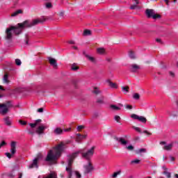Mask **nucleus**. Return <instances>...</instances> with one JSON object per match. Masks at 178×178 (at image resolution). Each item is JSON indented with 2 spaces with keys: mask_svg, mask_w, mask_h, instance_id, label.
<instances>
[{
  "mask_svg": "<svg viewBox=\"0 0 178 178\" xmlns=\"http://www.w3.org/2000/svg\"><path fill=\"white\" fill-rule=\"evenodd\" d=\"M46 20L47 19H45L44 17L32 19L31 21L26 19L22 23H18L17 26H12L10 28H7L6 30L5 40H12L13 37L12 31H13L16 35H19V34H22V31H23V29L25 27H26L27 29H31V27H34V26L40 24V23L42 24V23H44V22H45Z\"/></svg>",
  "mask_w": 178,
  "mask_h": 178,
  "instance_id": "f257e3e1",
  "label": "nucleus"
},
{
  "mask_svg": "<svg viewBox=\"0 0 178 178\" xmlns=\"http://www.w3.org/2000/svg\"><path fill=\"white\" fill-rule=\"evenodd\" d=\"M67 148V143H65L63 141L58 143L56 147H54V150L51 149L49 151L47 156L45 159L46 162H55L58 161L60 156L62 155V152L65 151Z\"/></svg>",
  "mask_w": 178,
  "mask_h": 178,
  "instance_id": "f03ea898",
  "label": "nucleus"
},
{
  "mask_svg": "<svg viewBox=\"0 0 178 178\" xmlns=\"http://www.w3.org/2000/svg\"><path fill=\"white\" fill-rule=\"evenodd\" d=\"M95 149V146L92 147L89 150H88L86 152H83V150H79L78 152L72 153L71 155H70V159H69V165L70 166L73 163L74 159L79 156V154H81L82 158H84L86 159V161H88L90 162V159H91V156L94 155V151Z\"/></svg>",
  "mask_w": 178,
  "mask_h": 178,
  "instance_id": "7ed1b4c3",
  "label": "nucleus"
},
{
  "mask_svg": "<svg viewBox=\"0 0 178 178\" xmlns=\"http://www.w3.org/2000/svg\"><path fill=\"white\" fill-rule=\"evenodd\" d=\"M13 104L12 102L8 101L3 104H0V113L1 115H6L9 112V108H12Z\"/></svg>",
  "mask_w": 178,
  "mask_h": 178,
  "instance_id": "20e7f679",
  "label": "nucleus"
},
{
  "mask_svg": "<svg viewBox=\"0 0 178 178\" xmlns=\"http://www.w3.org/2000/svg\"><path fill=\"white\" fill-rule=\"evenodd\" d=\"M145 13L147 17H153V19H161V15L155 14L154 13V10L152 9H147Z\"/></svg>",
  "mask_w": 178,
  "mask_h": 178,
  "instance_id": "39448f33",
  "label": "nucleus"
},
{
  "mask_svg": "<svg viewBox=\"0 0 178 178\" xmlns=\"http://www.w3.org/2000/svg\"><path fill=\"white\" fill-rule=\"evenodd\" d=\"M131 118L134 119V120H139V122H141L142 123H147V118L143 116H138L136 114H131Z\"/></svg>",
  "mask_w": 178,
  "mask_h": 178,
  "instance_id": "423d86ee",
  "label": "nucleus"
},
{
  "mask_svg": "<svg viewBox=\"0 0 178 178\" xmlns=\"http://www.w3.org/2000/svg\"><path fill=\"white\" fill-rule=\"evenodd\" d=\"M85 171V175H88V173H90L92 170H94V166H92V163H91L90 161H88V165L83 166Z\"/></svg>",
  "mask_w": 178,
  "mask_h": 178,
  "instance_id": "0eeeda50",
  "label": "nucleus"
},
{
  "mask_svg": "<svg viewBox=\"0 0 178 178\" xmlns=\"http://www.w3.org/2000/svg\"><path fill=\"white\" fill-rule=\"evenodd\" d=\"M113 140L120 143L122 145H126L127 144V140H124L122 137L119 138L116 136H113Z\"/></svg>",
  "mask_w": 178,
  "mask_h": 178,
  "instance_id": "6e6552de",
  "label": "nucleus"
},
{
  "mask_svg": "<svg viewBox=\"0 0 178 178\" xmlns=\"http://www.w3.org/2000/svg\"><path fill=\"white\" fill-rule=\"evenodd\" d=\"M45 129H47V127L42 124L36 129L35 133L38 134V136H41V134H44V131H45Z\"/></svg>",
  "mask_w": 178,
  "mask_h": 178,
  "instance_id": "1a4fd4ad",
  "label": "nucleus"
},
{
  "mask_svg": "<svg viewBox=\"0 0 178 178\" xmlns=\"http://www.w3.org/2000/svg\"><path fill=\"white\" fill-rule=\"evenodd\" d=\"M40 158L41 157L39 156L33 160V163L29 165L30 169H33V168H38V161H40Z\"/></svg>",
  "mask_w": 178,
  "mask_h": 178,
  "instance_id": "9d476101",
  "label": "nucleus"
},
{
  "mask_svg": "<svg viewBox=\"0 0 178 178\" xmlns=\"http://www.w3.org/2000/svg\"><path fill=\"white\" fill-rule=\"evenodd\" d=\"M69 159H70V156H68L67 162H68V167L66 168V171L69 172L68 174V178H72V165H73V163H71V165H69Z\"/></svg>",
  "mask_w": 178,
  "mask_h": 178,
  "instance_id": "9b49d317",
  "label": "nucleus"
},
{
  "mask_svg": "<svg viewBox=\"0 0 178 178\" xmlns=\"http://www.w3.org/2000/svg\"><path fill=\"white\" fill-rule=\"evenodd\" d=\"M48 60L49 63H50V65L53 66L54 69H56V67H58V63H56V60L55 58H52V57H48Z\"/></svg>",
  "mask_w": 178,
  "mask_h": 178,
  "instance_id": "f8f14e48",
  "label": "nucleus"
},
{
  "mask_svg": "<svg viewBox=\"0 0 178 178\" xmlns=\"http://www.w3.org/2000/svg\"><path fill=\"white\" fill-rule=\"evenodd\" d=\"M10 152L12 155H15L16 154V142L13 141L10 145Z\"/></svg>",
  "mask_w": 178,
  "mask_h": 178,
  "instance_id": "ddd939ff",
  "label": "nucleus"
},
{
  "mask_svg": "<svg viewBox=\"0 0 178 178\" xmlns=\"http://www.w3.org/2000/svg\"><path fill=\"white\" fill-rule=\"evenodd\" d=\"M130 70L132 73H136L137 70H140V65H138L136 64H132L131 65Z\"/></svg>",
  "mask_w": 178,
  "mask_h": 178,
  "instance_id": "4468645a",
  "label": "nucleus"
},
{
  "mask_svg": "<svg viewBox=\"0 0 178 178\" xmlns=\"http://www.w3.org/2000/svg\"><path fill=\"white\" fill-rule=\"evenodd\" d=\"M83 54L84 55V56L86 58H87L88 59V60L92 62V63H95V58L94 57L88 55V54H87V52H86V51H83Z\"/></svg>",
  "mask_w": 178,
  "mask_h": 178,
  "instance_id": "2eb2a0df",
  "label": "nucleus"
},
{
  "mask_svg": "<svg viewBox=\"0 0 178 178\" xmlns=\"http://www.w3.org/2000/svg\"><path fill=\"white\" fill-rule=\"evenodd\" d=\"M54 133L56 134V136H60V134H63V129L57 127L54 129Z\"/></svg>",
  "mask_w": 178,
  "mask_h": 178,
  "instance_id": "dca6fc26",
  "label": "nucleus"
},
{
  "mask_svg": "<svg viewBox=\"0 0 178 178\" xmlns=\"http://www.w3.org/2000/svg\"><path fill=\"white\" fill-rule=\"evenodd\" d=\"M172 148H173V143H170L169 145H164V147H163V149H164V151H172Z\"/></svg>",
  "mask_w": 178,
  "mask_h": 178,
  "instance_id": "f3484780",
  "label": "nucleus"
},
{
  "mask_svg": "<svg viewBox=\"0 0 178 178\" xmlns=\"http://www.w3.org/2000/svg\"><path fill=\"white\" fill-rule=\"evenodd\" d=\"M3 83L4 84H9L10 81H9V75L8 74H5L3 78Z\"/></svg>",
  "mask_w": 178,
  "mask_h": 178,
  "instance_id": "a211bd4d",
  "label": "nucleus"
},
{
  "mask_svg": "<svg viewBox=\"0 0 178 178\" xmlns=\"http://www.w3.org/2000/svg\"><path fill=\"white\" fill-rule=\"evenodd\" d=\"M107 83H108V86L111 87V88H118V85H116L115 83H113L110 80L107 81Z\"/></svg>",
  "mask_w": 178,
  "mask_h": 178,
  "instance_id": "6ab92c4d",
  "label": "nucleus"
},
{
  "mask_svg": "<svg viewBox=\"0 0 178 178\" xmlns=\"http://www.w3.org/2000/svg\"><path fill=\"white\" fill-rule=\"evenodd\" d=\"M4 122L7 126H11V124H12V122L10 121V119L9 118V117L5 118Z\"/></svg>",
  "mask_w": 178,
  "mask_h": 178,
  "instance_id": "aec40b11",
  "label": "nucleus"
},
{
  "mask_svg": "<svg viewBox=\"0 0 178 178\" xmlns=\"http://www.w3.org/2000/svg\"><path fill=\"white\" fill-rule=\"evenodd\" d=\"M20 13H23V10H17V11H15L13 14H11V17H15V16H17V15H20Z\"/></svg>",
  "mask_w": 178,
  "mask_h": 178,
  "instance_id": "412c9836",
  "label": "nucleus"
},
{
  "mask_svg": "<svg viewBox=\"0 0 178 178\" xmlns=\"http://www.w3.org/2000/svg\"><path fill=\"white\" fill-rule=\"evenodd\" d=\"M122 91L124 92V94H127L129 92V90H130V88L129 86H122L121 87Z\"/></svg>",
  "mask_w": 178,
  "mask_h": 178,
  "instance_id": "4be33fe9",
  "label": "nucleus"
},
{
  "mask_svg": "<svg viewBox=\"0 0 178 178\" xmlns=\"http://www.w3.org/2000/svg\"><path fill=\"white\" fill-rule=\"evenodd\" d=\"M129 56L131 59H136V54H134V51H133V50L129 51Z\"/></svg>",
  "mask_w": 178,
  "mask_h": 178,
  "instance_id": "5701e85b",
  "label": "nucleus"
},
{
  "mask_svg": "<svg viewBox=\"0 0 178 178\" xmlns=\"http://www.w3.org/2000/svg\"><path fill=\"white\" fill-rule=\"evenodd\" d=\"M104 98L105 97H104V96H101V97H98L97 99V104H104Z\"/></svg>",
  "mask_w": 178,
  "mask_h": 178,
  "instance_id": "b1692460",
  "label": "nucleus"
},
{
  "mask_svg": "<svg viewBox=\"0 0 178 178\" xmlns=\"http://www.w3.org/2000/svg\"><path fill=\"white\" fill-rule=\"evenodd\" d=\"M43 178H58V177L54 173H50L49 175Z\"/></svg>",
  "mask_w": 178,
  "mask_h": 178,
  "instance_id": "393cba45",
  "label": "nucleus"
},
{
  "mask_svg": "<svg viewBox=\"0 0 178 178\" xmlns=\"http://www.w3.org/2000/svg\"><path fill=\"white\" fill-rule=\"evenodd\" d=\"M163 175H165V176H166L167 178L172 177V174L168 171H163Z\"/></svg>",
  "mask_w": 178,
  "mask_h": 178,
  "instance_id": "a878e982",
  "label": "nucleus"
},
{
  "mask_svg": "<svg viewBox=\"0 0 178 178\" xmlns=\"http://www.w3.org/2000/svg\"><path fill=\"white\" fill-rule=\"evenodd\" d=\"M83 35L86 36V35H91V31L88 30V29H86L83 31Z\"/></svg>",
  "mask_w": 178,
  "mask_h": 178,
  "instance_id": "bb28decb",
  "label": "nucleus"
},
{
  "mask_svg": "<svg viewBox=\"0 0 178 178\" xmlns=\"http://www.w3.org/2000/svg\"><path fill=\"white\" fill-rule=\"evenodd\" d=\"M105 52V49L104 48H98L97 49V53L100 54V55H103V54Z\"/></svg>",
  "mask_w": 178,
  "mask_h": 178,
  "instance_id": "cd10ccee",
  "label": "nucleus"
},
{
  "mask_svg": "<svg viewBox=\"0 0 178 178\" xmlns=\"http://www.w3.org/2000/svg\"><path fill=\"white\" fill-rule=\"evenodd\" d=\"M8 177L10 178H15V176H16V174L15 173V171H12L8 174Z\"/></svg>",
  "mask_w": 178,
  "mask_h": 178,
  "instance_id": "c85d7f7f",
  "label": "nucleus"
},
{
  "mask_svg": "<svg viewBox=\"0 0 178 178\" xmlns=\"http://www.w3.org/2000/svg\"><path fill=\"white\" fill-rule=\"evenodd\" d=\"M120 173H122V171H121V170H119V171H118V172H114V173L113 174L112 177H113V178H116V177H118V175H120Z\"/></svg>",
  "mask_w": 178,
  "mask_h": 178,
  "instance_id": "c756f323",
  "label": "nucleus"
},
{
  "mask_svg": "<svg viewBox=\"0 0 178 178\" xmlns=\"http://www.w3.org/2000/svg\"><path fill=\"white\" fill-rule=\"evenodd\" d=\"M143 152H147V149L142 148L136 151V154H141Z\"/></svg>",
  "mask_w": 178,
  "mask_h": 178,
  "instance_id": "7c9ffc66",
  "label": "nucleus"
},
{
  "mask_svg": "<svg viewBox=\"0 0 178 178\" xmlns=\"http://www.w3.org/2000/svg\"><path fill=\"white\" fill-rule=\"evenodd\" d=\"M111 109H113L114 111H120V108L115 106V105H111Z\"/></svg>",
  "mask_w": 178,
  "mask_h": 178,
  "instance_id": "2f4dec72",
  "label": "nucleus"
},
{
  "mask_svg": "<svg viewBox=\"0 0 178 178\" xmlns=\"http://www.w3.org/2000/svg\"><path fill=\"white\" fill-rule=\"evenodd\" d=\"M134 99H140V94L134 93L133 95Z\"/></svg>",
  "mask_w": 178,
  "mask_h": 178,
  "instance_id": "473e14b6",
  "label": "nucleus"
},
{
  "mask_svg": "<svg viewBox=\"0 0 178 178\" xmlns=\"http://www.w3.org/2000/svg\"><path fill=\"white\" fill-rule=\"evenodd\" d=\"M81 134H76V143H80V140L81 139Z\"/></svg>",
  "mask_w": 178,
  "mask_h": 178,
  "instance_id": "72a5a7b5",
  "label": "nucleus"
},
{
  "mask_svg": "<svg viewBox=\"0 0 178 178\" xmlns=\"http://www.w3.org/2000/svg\"><path fill=\"white\" fill-rule=\"evenodd\" d=\"M15 64L17 66H20L22 65V60L19 58L15 59Z\"/></svg>",
  "mask_w": 178,
  "mask_h": 178,
  "instance_id": "f704fd0d",
  "label": "nucleus"
},
{
  "mask_svg": "<svg viewBox=\"0 0 178 178\" xmlns=\"http://www.w3.org/2000/svg\"><path fill=\"white\" fill-rule=\"evenodd\" d=\"M114 119H115V122H116L117 123H120V116H119V115H115V116L114 117Z\"/></svg>",
  "mask_w": 178,
  "mask_h": 178,
  "instance_id": "c9c22d12",
  "label": "nucleus"
},
{
  "mask_svg": "<svg viewBox=\"0 0 178 178\" xmlns=\"http://www.w3.org/2000/svg\"><path fill=\"white\" fill-rule=\"evenodd\" d=\"M72 70H74L76 72V70H79V67L78 66H76L74 64L72 65L71 67Z\"/></svg>",
  "mask_w": 178,
  "mask_h": 178,
  "instance_id": "e433bc0d",
  "label": "nucleus"
},
{
  "mask_svg": "<svg viewBox=\"0 0 178 178\" xmlns=\"http://www.w3.org/2000/svg\"><path fill=\"white\" fill-rule=\"evenodd\" d=\"M45 6H46L47 9H51V8H52V3H49V2L46 3Z\"/></svg>",
  "mask_w": 178,
  "mask_h": 178,
  "instance_id": "4c0bfd02",
  "label": "nucleus"
},
{
  "mask_svg": "<svg viewBox=\"0 0 178 178\" xmlns=\"http://www.w3.org/2000/svg\"><path fill=\"white\" fill-rule=\"evenodd\" d=\"M19 123L22 126H26V124H27V122L22 120H19Z\"/></svg>",
  "mask_w": 178,
  "mask_h": 178,
  "instance_id": "58836bf2",
  "label": "nucleus"
},
{
  "mask_svg": "<svg viewBox=\"0 0 178 178\" xmlns=\"http://www.w3.org/2000/svg\"><path fill=\"white\" fill-rule=\"evenodd\" d=\"M94 94L96 95H98L99 94H101V90H98V88H95V90L93 91Z\"/></svg>",
  "mask_w": 178,
  "mask_h": 178,
  "instance_id": "ea45409f",
  "label": "nucleus"
},
{
  "mask_svg": "<svg viewBox=\"0 0 178 178\" xmlns=\"http://www.w3.org/2000/svg\"><path fill=\"white\" fill-rule=\"evenodd\" d=\"M127 149H128V151H133L134 149V147H133V145H129L128 147H126Z\"/></svg>",
  "mask_w": 178,
  "mask_h": 178,
  "instance_id": "a19ab883",
  "label": "nucleus"
},
{
  "mask_svg": "<svg viewBox=\"0 0 178 178\" xmlns=\"http://www.w3.org/2000/svg\"><path fill=\"white\" fill-rule=\"evenodd\" d=\"M58 15L60 16V17H63L65 16V11H60L58 13Z\"/></svg>",
  "mask_w": 178,
  "mask_h": 178,
  "instance_id": "79ce46f5",
  "label": "nucleus"
},
{
  "mask_svg": "<svg viewBox=\"0 0 178 178\" xmlns=\"http://www.w3.org/2000/svg\"><path fill=\"white\" fill-rule=\"evenodd\" d=\"M83 129H84V126L83 125H79L77 127L76 130H78V131H80L81 130H83Z\"/></svg>",
  "mask_w": 178,
  "mask_h": 178,
  "instance_id": "37998d69",
  "label": "nucleus"
},
{
  "mask_svg": "<svg viewBox=\"0 0 178 178\" xmlns=\"http://www.w3.org/2000/svg\"><path fill=\"white\" fill-rule=\"evenodd\" d=\"M75 175L77 178H81V174L79 171H75Z\"/></svg>",
  "mask_w": 178,
  "mask_h": 178,
  "instance_id": "c03bdc74",
  "label": "nucleus"
},
{
  "mask_svg": "<svg viewBox=\"0 0 178 178\" xmlns=\"http://www.w3.org/2000/svg\"><path fill=\"white\" fill-rule=\"evenodd\" d=\"M140 161L139 159H135L131 161V163H139Z\"/></svg>",
  "mask_w": 178,
  "mask_h": 178,
  "instance_id": "a18cd8bd",
  "label": "nucleus"
},
{
  "mask_svg": "<svg viewBox=\"0 0 178 178\" xmlns=\"http://www.w3.org/2000/svg\"><path fill=\"white\" fill-rule=\"evenodd\" d=\"M134 130H136V131H138V133H142L141 132V129H140L139 127H134Z\"/></svg>",
  "mask_w": 178,
  "mask_h": 178,
  "instance_id": "49530a36",
  "label": "nucleus"
},
{
  "mask_svg": "<svg viewBox=\"0 0 178 178\" xmlns=\"http://www.w3.org/2000/svg\"><path fill=\"white\" fill-rule=\"evenodd\" d=\"M4 145H6V142L3 140L1 143H0V148H2V147H4Z\"/></svg>",
  "mask_w": 178,
  "mask_h": 178,
  "instance_id": "de8ad7c7",
  "label": "nucleus"
},
{
  "mask_svg": "<svg viewBox=\"0 0 178 178\" xmlns=\"http://www.w3.org/2000/svg\"><path fill=\"white\" fill-rule=\"evenodd\" d=\"M29 126L31 127V129H34L35 126H37V124L35 123H30Z\"/></svg>",
  "mask_w": 178,
  "mask_h": 178,
  "instance_id": "09e8293b",
  "label": "nucleus"
},
{
  "mask_svg": "<svg viewBox=\"0 0 178 178\" xmlns=\"http://www.w3.org/2000/svg\"><path fill=\"white\" fill-rule=\"evenodd\" d=\"M125 108H126V109L131 110V109H133V106L127 104L125 106Z\"/></svg>",
  "mask_w": 178,
  "mask_h": 178,
  "instance_id": "8fccbe9b",
  "label": "nucleus"
},
{
  "mask_svg": "<svg viewBox=\"0 0 178 178\" xmlns=\"http://www.w3.org/2000/svg\"><path fill=\"white\" fill-rule=\"evenodd\" d=\"M6 156H7V158H8L9 159H10V158H12V154L9 153V152H6Z\"/></svg>",
  "mask_w": 178,
  "mask_h": 178,
  "instance_id": "3c124183",
  "label": "nucleus"
},
{
  "mask_svg": "<svg viewBox=\"0 0 178 178\" xmlns=\"http://www.w3.org/2000/svg\"><path fill=\"white\" fill-rule=\"evenodd\" d=\"M80 142L81 141V140H84L85 138H87V135H81L80 137Z\"/></svg>",
  "mask_w": 178,
  "mask_h": 178,
  "instance_id": "603ef678",
  "label": "nucleus"
},
{
  "mask_svg": "<svg viewBox=\"0 0 178 178\" xmlns=\"http://www.w3.org/2000/svg\"><path fill=\"white\" fill-rule=\"evenodd\" d=\"M136 8H137V4H134V5L131 6L130 9L134 10V9H136Z\"/></svg>",
  "mask_w": 178,
  "mask_h": 178,
  "instance_id": "864d4df0",
  "label": "nucleus"
},
{
  "mask_svg": "<svg viewBox=\"0 0 178 178\" xmlns=\"http://www.w3.org/2000/svg\"><path fill=\"white\" fill-rule=\"evenodd\" d=\"M143 133H144L145 134H147V136H152V133L148 132V131H147V130L143 131Z\"/></svg>",
  "mask_w": 178,
  "mask_h": 178,
  "instance_id": "5fc2aeb1",
  "label": "nucleus"
},
{
  "mask_svg": "<svg viewBox=\"0 0 178 178\" xmlns=\"http://www.w3.org/2000/svg\"><path fill=\"white\" fill-rule=\"evenodd\" d=\"M41 122H42V120L38 119V120H36L35 121V124L37 125V124H38V123H41Z\"/></svg>",
  "mask_w": 178,
  "mask_h": 178,
  "instance_id": "6e6d98bb",
  "label": "nucleus"
},
{
  "mask_svg": "<svg viewBox=\"0 0 178 178\" xmlns=\"http://www.w3.org/2000/svg\"><path fill=\"white\" fill-rule=\"evenodd\" d=\"M164 2L167 6H169V3H170V0H164Z\"/></svg>",
  "mask_w": 178,
  "mask_h": 178,
  "instance_id": "4d7b16f0",
  "label": "nucleus"
},
{
  "mask_svg": "<svg viewBox=\"0 0 178 178\" xmlns=\"http://www.w3.org/2000/svg\"><path fill=\"white\" fill-rule=\"evenodd\" d=\"M38 112L39 113H41L44 112V108H38Z\"/></svg>",
  "mask_w": 178,
  "mask_h": 178,
  "instance_id": "13d9d810",
  "label": "nucleus"
},
{
  "mask_svg": "<svg viewBox=\"0 0 178 178\" xmlns=\"http://www.w3.org/2000/svg\"><path fill=\"white\" fill-rule=\"evenodd\" d=\"M160 145H166V142H165V141H161V142H160Z\"/></svg>",
  "mask_w": 178,
  "mask_h": 178,
  "instance_id": "bf43d9fd",
  "label": "nucleus"
},
{
  "mask_svg": "<svg viewBox=\"0 0 178 178\" xmlns=\"http://www.w3.org/2000/svg\"><path fill=\"white\" fill-rule=\"evenodd\" d=\"M162 168H163L164 172H168V168H166V166L163 165Z\"/></svg>",
  "mask_w": 178,
  "mask_h": 178,
  "instance_id": "052dcab7",
  "label": "nucleus"
},
{
  "mask_svg": "<svg viewBox=\"0 0 178 178\" xmlns=\"http://www.w3.org/2000/svg\"><path fill=\"white\" fill-rule=\"evenodd\" d=\"M29 134H31V136H34V131H29Z\"/></svg>",
  "mask_w": 178,
  "mask_h": 178,
  "instance_id": "680f3d73",
  "label": "nucleus"
},
{
  "mask_svg": "<svg viewBox=\"0 0 178 178\" xmlns=\"http://www.w3.org/2000/svg\"><path fill=\"white\" fill-rule=\"evenodd\" d=\"M134 140H135V141H138V140H140V137L136 136V137L134 138Z\"/></svg>",
  "mask_w": 178,
  "mask_h": 178,
  "instance_id": "e2e57ef3",
  "label": "nucleus"
},
{
  "mask_svg": "<svg viewBox=\"0 0 178 178\" xmlns=\"http://www.w3.org/2000/svg\"><path fill=\"white\" fill-rule=\"evenodd\" d=\"M170 75L172 76V77H175V73L172 72H170Z\"/></svg>",
  "mask_w": 178,
  "mask_h": 178,
  "instance_id": "0e129e2a",
  "label": "nucleus"
},
{
  "mask_svg": "<svg viewBox=\"0 0 178 178\" xmlns=\"http://www.w3.org/2000/svg\"><path fill=\"white\" fill-rule=\"evenodd\" d=\"M170 159H171V162H173L175 161V159L173 156H170Z\"/></svg>",
  "mask_w": 178,
  "mask_h": 178,
  "instance_id": "69168bd1",
  "label": "nucleus"
},
{
  "mask_svg": "<svg viewBox=\"0 0 178 178\" xmlns=\"http://www.w3.org/2000/svg\"><path fill=\"white\" fill-rule=\"evenodd\" d=\"M156 42H162V40L161 39H156Z\"/></svg>",
  "mask_w": 178,
  "mask_h": 178,
  "instance_id": "338daca9",
  "label": "nucleus"
},
{
  "mask_svg": "<svg viewBox=\"0 0 178 178\" xmlns=\"http://www.w3.org/2000/svg\"><path fill=\"white\" fill-rule=\"evenodd\" d=\"M69 44H74V41L70 40V41L69 42Z\"/></svg>",
  "mask_w": 178,
  "mask_h": 178,
  "instance_id": "774afa93",
  "label": "nucleus"
}]
</instances>
